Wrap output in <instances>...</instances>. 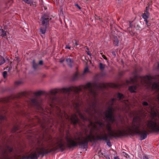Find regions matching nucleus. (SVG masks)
<instances>
[{"label":"nucleus","mask_w":159,"mask_h":159,"mask_svg":"<svg viewBox=\"0 0 159 159\" xmlns=\"http://www.w3.org/2000/svg\"><path fill=\"white\" fill-rule=\"evenodd\" d=\"M95 118V123L90 122L91 127L89 130L77 133L73 137H66L67 145L69 147L79 145L81 148L85 149L87 148L89 142L95 140H108L104 122L99 118Z\"/></svg>","instance_id":"obj_1"},{"label":"nucleus","mask_w":159,"mask_h":159,"mask_svg":"<svg viewBox=\"0 0 159 159\" xmlns=\"http://www.w3.org/2000/svg\"><path fill=\"white\" fill-rule=\"evenodd\" d=\"M106 128L108 131V134L111 137L116 138L123 136L126 131L134 132L139 134L140 136L141 140L145 139L147 135L145 127L142 124L141 118L138 116L134 118L131 125L117 126V129L113 130L111 124L108 123L107 124Z\"/></svg>","instance_id":"obj_2"},{"label":"nucleus","mask_w":159,"mask_h":159,"mask_svg":"<svg viewBox=\"0 0 159 159\" xmlns=\"http://www.w3.org/2000/svg\"><path fill=\"white\" fill-rule=\"evenodd\" d=\"M143 104L144 106H148V109H147V111L151 112L152 117V120L148 121L147 127L153 131L159 132V114L157 109H156L155 105H152L150 103L148 104L144 102Z\"/></svg>","instance_id":"obj_3"},{"label":"nucleus","mask_w":159,"mask_h":159,"mask_svg":"<svg viewBox=\"0 0 159 159\" xmlns=\"http://www.w3.org/2000/svg\"><path fill=\"white\" fill-rule=\"evenodd\" d=\"M63 144L61 141L57 142L55 145L54 148L48 151L47 148H45L43 143H39L34 150L31 153L30 156L23 157L22 159H37V155L47 153L53 151L62 150Z\"/></svg>","instance_id":"obj_4"},{"label":"nucleus","mask_w":159,"mask_h":159,"mask_svg":"<svg viewBox=\"0 0 159 159\" xmlns=\"http://www.w3.org/2000/svg\"><path fill=\"white\" fill-rule=\"evenodd\" d=\"M95 84L93 83H88L86 85L78 87H70L68 88H64L62 89L61 92L64 93L69 94L71 92L75 93L80 91H87L89 94L92 96L95 97L96 93L93 88H95Z\"/></svg>","instance_id":"obj_5"},{"label":"nucleus","mask_w":159,"mask_h":159,"mask_svg":"<svg viewBox=\"0 0 159 159\" xmlns=\"http://www.w3.org/2000/svg\"><path fill=\"white\" fill-rule=\"evenodd\" d=\"M116 99L113 98L110 100L108 103L109 108L105 112V115L106 118L109 121L113 122L115 120L114 113L117 110H119V108L117 106L114 107V104H116Z\"/></svg>","instance_id":"obj_6"},{"label":"nucleus","mask_w":159,"mask_h":159,"mask_svg":"<svg viewBox=\"0 0 159 159\" xmlns=\"http://www.w3.org/2000/svg\"><path fill=\"white\" fill-rule=\"evenodd\" d=\"M12 151V148L9 146H7L2 150L0 156V159H11L12 156L11 155Z\"/></svg>","instance_id":"obj_7"},{"label":"nucleus","mask_w":159,"mask_h":159,"mask_svg":"<svg viewBox=\"0 0 159 159\" xmlns=\"http://www.w3.org/2000/svg\"><path fill=\"white\" fill-rule=\"evenodd\" d=\"M57 93V91L56 90H51L49 92L50 100L49 104L51 107H53L55 105V102L57 101V99L55 96Z\"/></svg>","instance_id":"obj_8"},{"label":"nucleus","mask_w":159,"mask_h":159,"mask_svg":"<svg viewBox=\"0 0 159 159\" xmlns=\"http://www.w3.org/2000/svg\"><path fill=\"white\" fill-rule=\"evenodd\" d=\"M31 102L34 105L36 106L37 108L40 112H42V114L43 113V114H46L45 110L44 109V108L43 107L42 103L39 102L37 98L32 99Z\"/></svg>","instance_id":"obj_9"},{"label":"nucleus","mask_w":159,"mask_h":159,"mask_svg":"<svg viewBox=\"0 0 159 159\" xmlns=\"http://www.w3.org/2000/svg\"><path fill=\"white\" fill-rule=\"evenodd\" d=\"M96 105L95 103H92L89 105L88 107L85 109V111L89 115L95 116V114L96 113Z\"/></svg>","instance_id":"obj_10"},{"label":"nucleus","mask_w":159,"mask_h":159,"mask_svg":"<svg viewBox=\"0 0 159 159\" xmlns=\"http://www.w3.org/2000/svg\"><path fill=\"white\" fill-rule=\"evenodd\" d=\"M117 98L118 99L125 105V108H129L130 106V103L127 100H125L124 98V96L121 94L118 93L117 94Z\"/></svg>","instance_id":"obj_11"},{"label":"nucleus","mask_w":159,"mask_h":159,"mask_svg":"<svg viewBox=\"0 0 159 159\" xmlns=\"http://www.w3.org/2000/svg\"><path fill=\"white\" fill-rule=\"evenodd\" d=\"M57 109H58V111L57 113V116L62 119H64V117L66 118L68 117V115L65 111H61L58 108H57Z\"/></svg>","instance_id":"obj_12"},{"label":"nucleus","mask_w":159,"mask_h":159,"mask_svg":"<svg viewBox=\"0 0 159 159\" xmlns=\"http://www.w3.org/2000/svg\"><path fill=\"white\" fill-rule=\"evenodd\" d=\"M68 117L67 118H66V117H64L63 119H66L70 120L74 124L77 123L78 122L79 120L76 115L74 114L71 117H70L68 115Z\"/></svg>","instance_id":"obj_13"},{"label":"nucleus","mask_w":159,"mask_h":159,"mask_svg":"<svg viewBox=\"0 0 159 159\" xmlns=\"http://www.w3.org/2000/svg\"><path fill=\"white\" fill-rule=\"evenodd\" d=\"M41 20L42 22V25L47 26L48 25V19L46 17L45 15L41 17Z\"/></svg>","instance_id":"obj_14"},{"label":"nucleus","mask_w":159,"mask_h":159,"mask_svg":"<svg viewBox=\"0 0 159 159\" xmlns=\"http://www.w3.org/2000/svg\"><path fill=\"white\" fill-rule=\"evenodd\" d=\"M142 16L143 18L144 19V21L145 22L146 25L148 26L150 25V24L148 23V21L147 20L149 17V15L143 13L142 15Z\"/></svg>","instance_id":"obj_15"},{"label":"nucleus","mask_w":159,"mask_h":159,"mask_svg":"<svg viewBox=\"0 0 159 159\" xmlns=\"http://www.w3.org/2000/svg\"><path fill=\"white\" fill-rule=\"evenodd\" d=\"M47 28V26H43L42 25V26L40 28V31L41 34H45Z\"/></svg>","instance_id":"obj_16"},{"label":"nucleus","mask_w":159,"mask_h":159,"mask_svg":"<svg viewBox=\"0 0 159 159\" xmlns=\"http://www.w3.org/2000/svg\"><path fill=\"white\" fill-rule=\"evenodd\" d=\"M66 61L68 65L70 67H71L72 66L73 62L71 59L70 58H67L66 59Z\"/></svg>","instance_id":"obj_17"},{"label":"nucleus","mask_w":159,"mask_h":159,"mask_svg":"<svg viewBox=\"0 0 159 159\" xmlns=\"http://www.w3.org/2000/svg\"><path fill=\"white\" fill-rule=\"evenodd\" d=\"M113 43L115 46H118L119 44V41L116 37H114V38Z\"/></svg>","instance_id":"obj_18"},{"label":"nucleus","mask_w":159,"mask_h":159,"mask_svg":"<svg viewBox=\"0 0 159 159\" xmlns=\"http://www.w3.org/2000/svg\"><path fill=\"white\" fill-rule=\"evenodd\" d=\"M79 76V73L78 72H76L73 75L72 80H75L77 79Z\"/></svg>","instance_id":"obj_19"},{"label":"nucleus","mask_w":159,"mask_h":159,"mask_svg":"<svg viewBox=\"0 0 159 159\" xmlns=\"http://www.w3.org/2000/svg\"><path fill=\"white\" fill-rule=\"evenodd\" d=\"M78 114L80 118L84 120H86V118L83 115L81 114L80 112L78 111Z\"/></svg>","instance_id":"obj_20"},{"label":"nucleus","mask_w":159,"mask_h":159,"mask_svg":"<svg viewBox=\"0 0 159 159\" xmlns=\"http://www.w3.org/2000/svg\"><path fill=\"white\" fill-rule=\"evenodd\" d=\"M105 66V65L101 63H100L99 64V68L101 70H103L104 69Z\"/></svg>","instance_id":"obj_21"},{"label":"nucleus","mask_w":159,"mask_h":159,"mask_svg":"<svg viewBox=\"0 0 159 159\" xmlns=\"http://www.w3.org/2000/svg\"><path fill=\"white\" fill-rule=\"evenodd\" d=\"M5 59L2 57H1L0 59V65L3 64L5 62Z\"/></svg>","instance_id":"obj_22"},{"label":"nucleus","mask_w":159,"mask_h":159,"mask_svg":"<svg viewBox=\"0 0 159 159\" xmlns=\"http://www.w3.org/2000/svg\"><path fill=\"white\" fill-rule=\"evenodd\" d=\"M33 68L34 69H36L37 68V67L38 66V65L35 64V61L34 60L33 61Z\"/></svg>","instance_id":"obj_23"},{"label":"nucleus","mask_w":159,"mask_h":159,"mask_svg":"<svg viewBox=\"0 0 159 159\" xmlns=\"http://www.w3.org/2000/svg\"><path fill=\"white\" fill-rule=\"evenodd\" d=\"M25 3L28 4H31L33 2L31 0H22Z\"/></svg>","instance_id":"obj_24"},{"label":"nucleus","mask_w":159,"mask_h":159,"mask_svg":"<svg viewBox=\"0 0 159 159\" xmlns=\"http://www.w3.org/2000/svg\"><path fill=\"white\" fill-rule=\"evenodd\" d=\"M0 30L2 32L1 36H4L6 35L7 34L6 32L3 31V29H1Z\"/></svg>","instance_id":"obj_25"},{"label":"nucleus","mask_w":159,"mask_h":159,"mask_svg":"<svg viewBox=\"0 0 159 159\" xmlns=\"http://www.w3.org/2000/svg\"><path fill=\"white\" fill-rule=\"evenodd\" d=\"M8 101V99L7 98H3L1 99L0 101L2 102H7Z\"/></svg>","instance_id":"obj_26"},{"label":"nucleus","mask_w":159,"mask_h":159,"mask_svg":"<svg viewBox=\"0 0 159 159\" xmlns=\"http://www.w3.org/2000/svg\"><path fill=\"white\" fill-rule=\"evenodd\" d=\"M18 129V127L17 126H15L13 127L12 131L13 132H14Z\"/></svg>","instance_id":"obj_27"},{"label":"nucleus","mask_w":159,"mask_h":159,"mask_svg":"<svg viewBox=\"0 0 159 159\" xmlns=\"http://www.w3.org/2000/svg\"><path fill=\"white\" fill-rule=\"evenodd\" d=\"M22 83V82L21 81H18L15 82V84L16 85H19Z\"/></svg>","instance_id":"obj_28"},{"label":"nucleus","mask_w":159,"mask_h":159,"mask_svg":"<svg viewBox=\"0 0 159 159\" xmlns=\"http://www.w3.org/2000/svg\"><path fill=\"white\" fill-rule=\"evenodd\" d=\"M149 7H146V11H145V13H144L143 14H146L147 15H149V13L148 12V10H149Z\"/></svg>","instance_id":"obj_29"},{"label":"nucleus","mask_w":159,"mask_h":159,"mask_svg":"<svg viewBox=\"0 0 159 159\" xmlns=\"http://www.w3.org/2000/svg\"><path fill=\"white\" fill-rule=\"evenodd\" d=\"M7 75V72L6 71H4L3 73V78H6Z\"/></svg>","instance_id":"obj_30"},{"label":"nucleus","mask_w":159,"mask_h":159,"mask_svg":"<svg viewBox=\"0 0 159 159\" xmlns=\"http://www.w3.org/2000/svg\"><path fill=\"white\" fill-rule=\"evenodd\" d=\"M75 5L79 10H80L81 9V7L77 4H75Z\"/></svg>","instance_id":"obj_31"},{"label":"nucleus","mask_w":159,"mask_h":159,"mask_svg":"<svg viewBox=\"0 0 159 159\" xmlns=\"http://www.w3.org/2000/svg\"><path fill=\"white\" fill-rule=\"evenodd\" d=\"M88 67H86L85 68L84 70V73H85L88 71Z\"/></svg>","instance_id":"obj_32"},{"label":"nucleus","mask_w":159,"mask_h":159,"mask_svg":"<svg viewBox=\"0 0 159 159\" xmlns=\"http://www.w3.org/2000/svg\"><path fill=\"white\" fill-rule=\"evenodd\" d=\"M107 144L109 147L111 146V144L110 141H108L107 142Z\"/></svg>","instance_id":"obj_33"},{"label":"nucleus","mask_w":159,"mask_h":159,"mask_svg":"<svg viewBox=\"0 0 159 159\" xmlns=\"http://www.w3.org/2000/svg\"><path fill=\"white\" fill-rule=\"evenodd\" d=\"M135 80V79H133L132 78L131 79L130 83H131L134 82Z\"/></svg>","instance_id":"obj_34"},{"label":"nucleus","mask_w":159,"mask_h":159,"mask_svg":"<svg viewBox=\"0 0 159 159\" xmlns=\"http://www.w3.org/2000/svg\"><path fill=\"white\" fill-rule=\"evenodd\" d=\"M80 104L79 103L76 102L75 107H78L80 106Z\"/></svg>","instance_id":"obj_35"},{"label":"nucleus","mask_w":159,"mask_h":159,"mask_svg":"<svg viewBox=\"0 0 159 159\" xmlns=\"http://www.w3.org/2000/svg\"><path fill=\"white\" fill-rule=\"evenodd\" d=\"M65 48L70 49V47L67 45H66L65 47Z\"/></svg>","instance_id":"obj_36"},{"label":"nucleus","mask_w":159,"mask_h":159,"mask_svg":"<svg viewBox=\"0 0 159 159\" xmlns=\"http://www.w3.org/2000/svg\"><path fill=\"white\" fill-rule=\"evenodd\" d=\"M39 64H40V65H42L43 64V61H39Z\"/></svg>","instance_id":"obj_37"},{"label":"nucleus","mask_w":159,"mask_h":159,"mask_svg":"<svg viewBox=\"0 0 159 159\" xmlns=\"http://www.w3.org/2000/svg\"><path fill=\"white\" fill-rule=\"evenodd\" d=\"M102 57L104 59H105L106 60H107V58L105 56L102 55Z\"/></svg>","instance_id":"obj_38"},{"label":"nucleus","mask_w":159,"mask_h":159,"mask_svg":"<svg viewBox=\"0 0 159 159\" xmlns=\"http://www.w3.org/2000/svg\"><path fill=\"white\" fill-rule=\"evenodd\" d=\"M112 55L114 56H116V54L115 52L113 51L112 52Z\"/></svg>","instance_id":"obj_39"},{"label":"nucleus","mask_w":159,"mask_h":159,"mask_svg":"<svg viewBox=\"0 0 159 159\" xmlns=\"http://www.w3.org/2000/svg\"><path fill=\"white\" fill-rule=\"evenodd\" d=\"M41 91H39L37 93V94L39 95H40L41 94Z\"/></svg>","instance_id":"obj_40"},{"label":"nucleus","mask_w":159,"mask_h":159,"mask_svg":"<svg viewBox=\"0 0 159 159\" xmlns=\"http://www.w3.org/2000/svg\"><path fill=\"white\" fill-rule=\"evenodd\" d=\"M114 159H120L118 157H114Z\"/></svg>","instance_id":"obj_41"},{"label":"nucleus","mask_w":159,"mask_h":159,"mask_svg":"<svg viewBox=\"0 0 159 159\" xmlns=\"http://www.w3.org/2000/svg\"><path fill=\"white\" fill-rule=\"evenodd\" d=\"M64 61V60H60V62H61V63H62Z\"/></svg>","instance_id":"obj_42"},{"label":"nucleus","mask_w":159,"mask_h":159,"mask_svg":"<svg viewBox=\"0 0 159 159\" xmlns=\"http://www.w3.org/2000/svg\"><path fill=\"white\" fill-rule=\"evenodd\" d=\"M144 159H148V158H147V157L146 156H144Z\"/></svg>","instance_id":"obj_43"},{"label":"nucleus","mask_w":159,"mask_h":159,"mask_svg":"<svg viewBox=\"0 0 159 159\" xmlns=\"http://www.w3.org/2000/svg\"><path fill=\"white\" fill-rule=\"evenodd\" d=\"M49 139H50V140H48V141L47 142H50V141H51V140L50 139V137L49 138Z\"/></svg>","instance_id":"obj_44"},{"label":"nucleus","mask_w":159,"mask_h":159,"mask_svg":"<svg viewBox=\"0 0 159 159\" xmlns=\"http://www.w3.org/2000/svg\"><path fill=\"white\" fill-rule=\"evenodd\" d=\"M157 68H159V63H158V66H157Z\"/></svg>","instance_id":"obj_45"},{"label":"nucleus","mask_w":159,"mask_h":159,"mask_svg":"<svg viewBox=\"0 0 159 159\" xmlns=\"http://www.w3.org/2000/svg\"><path fill=\"white\" fill-rule=\"evenodd\" d=\"M75 44L76 45H78V44L76 42H75Z\"/></svg>","instance_id":"obj_46"},{"label":"nucleus","mask_w":159,"mask_h":159,"mask_svg":"<svg viewBox=\"0 0 159 159\" xmlns=\"http://www.w3.org/2000/svg\"><path fill=\"white\" fill-rule=\"evenodd\" d=\"M88 54L89 56H91V55L89 53H88Z\"/></svg>","instance_id":"obj_47"},{"label":"nucleus","mask_w":159,"mask_h":159,"mask_svg":"<svg viewBox=\"0 0 159 159\" xmlns=\"http://www.w3.org/2000/svg\"><path fill=\"white\" fill-rule=\"evenodd\" d=\"M89 0H86V2L87 3H88V1H89Z\"/></svg>","instance_id":"obj_48"},{"label":"nucleus","mask_w":159,"mask_h":159,"mask_svg":"<svg viewBox=\"0 0 159 159\" xmlns=\"http://www.w3.org/2000/svg\"><path fill=\"white\" fill-rule=\"evenodd\" d=\"M45 110H46V111H47V110H46V109H45Z\"/></svg>","instance_id":"obj_49"},{"label":"nucleus","mask_w":159,"mask_h":159,"mask_svg":"<svg viewBox=\"0 0 159 159\" xmlns=\"http://www.w3.org/2000/svg\"><path fill=\"white\" fill-rule=\"evenodd\" d=\"M118 1H119L120 0H117Z\"/></svg>","instance_id":"obj_50"}]
</instances>
